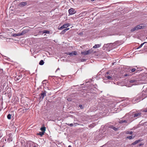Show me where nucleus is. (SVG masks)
<instances>
[{
  "label": "nucleus",
  "instance_id": "obj_1",
  "mask_svg": "<svg viewBox=\"0 0 147 147\" xmlns=\"http://www.w3.org/2000/svg\"><path fill=\"white\" fill-rule=\"evenodd\" d=\"M144 27V26H143L142 24H140V25L136 26V27L133 28L131 30V32H133L135 30H138L139 29H141L143 28Z\"/></svg>",
  "mask_w": 147,
  "mask_h": 147
},
{
  "label": "nucleus",
  "instance_id": "obj_2",
  "mask_svg": "<svg viewBox=\"0 0 147 147\" xmlns=\"http://www.w3.org/2000/svg\"><path fill=\"white\" fill-rule=\"evenodd\" d=\"M46 91H44L43 92L42 91V93L40 94V96H39L40 99L42 100L45 96H46Z\"/></svg>",
  "mask_w": 147,
  "mask_h": 147
},
{
  "label": "nucleus",
  "instance_id": "obj_3",
  "mask_svg": "<svg viewBox=\"0 0 147 147\" xmlns=\"http://www.w3.org/2000/svg\"><path fill=\"white\" fill-rule=\"evenodd\" d=\"M69 13L70 15H72L75 13H76V11L75 9L73 8H71L69 9L68 10Z\"/></svg>",
  "mask_w": 147,
  "mask_h": 147
},
{
  "label": "nucleus",
  "instance_id": "obj_4",
  "mask_svg": "<svg viewBox=\"0 0 147 147\" xmlns=\"http://www.w3.org/2000/svg\"><path fill=\"white\" fill-rule=\"evenodd\" d=\"M22 75L20 74L19 75L16 76L15 77V80L18 82L22 79Z\"/></svg>",
  "mask_w": 147,
  "mask_h": 147
},
{
  "label": "nucleus",
  "instance_id": "obj_5",
  "mask_svg": "<svg viewBox=\"0 0 147 147\" xmlns=\"http://www.w3.org/2000/svg\"><path fill=\"white\" fill-rule=\"evenodd\" d=\"M67 55H69L71 56H73V55H77V53L76 51H73L71 53L67 52L66 53Z\"/></svg>",
  "mask_w": 147,
  "mask_h": 147
},
{
  "label": "nucleus",
  "instance_id": "obj_6",
  "mask_svg": "<svg viewBox=\"0 0 147 147\" xmlns=\"http://www.w3.org/2000/svg\"><path fill=\"white\" fill-rule=\"evenodd\" d=\"M23 34L22 33H14L13 34H12V36L16 37L17 36H19L21 35H22Z\"/></svg>",
  "mask_w": 147,
  "mask_h": 147
},
{
  "label": "nucleus",
  "instance_id": "obj_7",
  "mask_svg": "<svg viewBox=\"0 0 147 147\" xmlns=\"http://www.w3.org/2000/svg\"><path fill=\"white\" fill-rule=\"evenodd\" d=\"M50 32L49 31L47 30H44L43 31H39V33L40 34H42L44 33H47V34H49Z\"/></svg>",
  "mask_w": 147,
  "mask_h": 147
},
{
  "label": "nucleus",
  "instance_id": "obj_8",
  "mask_svg": "<svg viewBox=\"0 0 147 147\" xmlns=\"http://www.w3.org/2000/svg\"><path fill=\"white\" fill-rule=\"evenodd\" d=\"M105 77H106L107 79L109 80H113V76L110 75L109 76H107L106 75Z\"/></svg>",
  "mask_w": 147,
  "mask_h": 147
},
{
  "label": "nucleus",
  "instance_id": "obj_9",
  "mask_svg": "<svg viewBox=\"0 0 147 147\" xmlns=\"http://www.w3.org/2000/svg\"><path fill=\"white\" fill-rule=\"evenodd\" d=\"M88 54H91L94 53L95 52V51H94L92 49H90L87 51Z\"/></svg>",
  "mask_w": 147,
  "mask_h": 147
},
{
  "label": "nucleus",
  "instance_id": "obj_10",
  "mask_svg": "<svg viewBox=\"0 0 147 147\" xmlns=\"http://www.w3.org/2000/svg\"><path fill=\"white\" fill-rule=\"evenodd\" d=\"M27 4V3L26 2H22L20 3L19 4V5L21 7H23L25 6Z\"/></svg>",
  "mask_w": 147,
  "mask_h": 147
},
{
  "label": "nucleus",
  "instance_id": "obj_11",
  "mask_svg": "<svg viewBox=\"0 0 147 147\" xmlns=\"http://www.w3.org/2000/svg\"><path fill=\"white\" fill-rule=\"evenodd\" d=\"M70 26V24H69V23H67V24H63L62 26H63V29L64 28H67L69 26Z\"/></svg>",
  "mask_w": 147,
  "mask_h": 147
},
{
  "label": "nucleus",
  "instance_id": "obj_12",
  "mask_svg": "<svg viewBox=\"0 0 147 147\" xmlns=\"http://www.w3.org/2000/svg\"><path fill=\"white\" fill-rule=\"evenodd\" d=\"M69 28H67L66 29H65L63 30L61 32V33L62 34H64L66 31H67L68 30H69Z\"/></svg>",
  "mask_w": 147,
  "mask_h": 147
},
{
  "label": "nucleus",
  "instance_id": "obj_13",
  "mask_svg": "<svg viewBox=\"0 0 147 147\" xmlns=\"http://www.w3.org/2000/svg\"><path fill=\"white\" fill-rule=\"evenodd\" d=\"M101 45L100 44H96L93 47L94 48H97L100 47Z\"/></svg>",
  "mask_w": 147,
  "mask_h": 147
},
{
  "label": "nucleus",
  "instance_id": "obj_14",
  "mask_svg": "<svg viewBox=\"0 0 147 147\" xmlns=\"http://www.w3.org/2000/svg\"><path fill=\"white\" fill-rule=\"evenodd\" d=\"M140 141V140H137L136 141H135L132 144L133 145H135L137 144Z\"/></svg>",
  "mask_w": 147,
  "mask_h": 147
},
{
  "label": "nucleus",
  "instance_id": "obj_15",
  "mask_svg": "<svg viewBox=\"0 0 147 147\" xmlns=\"http://www.w3.org/2000/svg\"><path fill=\"white\" fill-rule=\"evenodd\" d=\"M141 113H136V114H135L134 115V117H138V116H141Z\"/></svg>",
  "mask_w": 147,
  "mask_h": 147
},
{
  "label": "nucleus",
  "instance_id": "obj_16",
  "mask_svg": "<svg viewBox=\"0 0 147 147\" xmlns=\"http://www.w3.org/2000/svg\"><path fill=\"white\" fill-rule=\"evenodd\" d=\"M81 53L84 55L88 54L87 51H84L82 52H81Z\"/></svg>",
  "mask_w": 147,
  "mask_h": 147
},
{
  "label": "nucleus",
  "instance_id": "obj_17",
  "mask_svg": "<svg viewBox=\"0 0 147 147\" xmlns=\"http://www.w3.org/2000/svg\"><path fill=\"white\" fill-rule=\"evenodd\" d=\"M40 130L42 131L45 133V131L46 130V128L45 127H42L41 128Z\"/></svg>",
  "mask_w": 147,
  "mask_h": 147
},
{
  "label": "nucleus",
  "instance_id": "obj_18",
  "mask_svg": "<svg viewBox=\"0 0 147 147\" xmlns=\"http://www.w3.org/2000/svg\"><path fill=\"white\" fill-rule=\"evenodd\" d=\"M86 15V12H83L82 13H80L79 15H80V16H85Z\"/></svg>",
  "mask_w": 147,
  "mask_h": 147
},
{
  "label": "nucleus",
  "instance_id": "obj_19",
  "mask_svg": "<svg viewBox=\"0 0 147 147\" xmlns=\"http://www.w3.org/2000/svg\"><path fill=\"white\" fill-rule=\"evenodd\" d=\"M146 42H144L141 44L137 48V49H138L141 48L145 43H146Z\"/></svg>",
  "mask_w": 147,
  "mask_h": 147
},
{
  "label": "nucleus",
  "instance_id": "obj_20",
  "mask_svg": "<svg viewBox=\"0 0 147 147\" xmlns=\"http://www.w3.org/2000/svg\"><path fill=\"white\" fill-rule=\"evenodd\" d=\"M44 62L43 60H41L39 62V64L40 65H42L44 64Z\"/></svg>",
  "mask_w": 147,
  "mask_h": 147
},
{
  "label": "nucleus",
  "instance_id": "obj_21",
  "mask_svg": "<svg viewBox=\"0 0 147 147\" xmlns=\"http://www.w3.org/2000/svg\"><path fill=\"white\" fill-rule=\"evenodd\" d=\"M119 123H127V121H126L125 120H121V121H119Z\"/></svg>",
  "mask_w": 147,
  "mask_h": 147
},
{
  "label": "nucleus",
  "instance_id": "obj_22",
  "mask_svg": "<svg viewBox=\"0 0 147 147\" xmlns=\"http://www.w3.org/2000/svg\"><path fill=\"white\" fill-rule=\"evenodd\" d=\"M44 132H39L38 134L40 135L41 136H42L44 135Z\"/></svg>",
  "mask_w": 147,
  "mask_h": 147
},
{
  "label": "nucleus",
  "instance_id": "obj_23",
  "mask_svg": "<svg viewBox=\"0 0 147 147\" xmlns=\"http://www.w3.org/2000/svg\"><path fill=\"white\" fill-rule=\"evenodd\" d=\"M126 133L127 134H129L130 135L132 134L133 133V132L132 131H127Z\"/></svg>",
  "mask_w": 147,
  "mask_h": 147
},
{
  "label": "nucleus",
  "instance_id": "obj_24",
  "mask_svg": "<svg viewBox=\"0 0 147 147\" xmlns=\"http://www.w3.org/2000/svg\"><path fill=\"white\" fill-rule=\"evenodd\" d=\"M11 115L10 114H9L7 116V118L9 119H11Z\"/></svg>",
  "mask_w": 147,
  "mask_h": 147
},
{
  "label": "nucleus",
  "instance_id": "obj_25",
  "mask_svg": "<svg viewBox=\"0 0 147 147\" xmlns=\"http://www.w3.org/2000/svg\"><path fill=\"white\" fill-rule=\"evenodd\" d=\"M136 80H130L129 81V82L130 83H132L135 82H136Z\"/></svg>",
  "mask_w": 147,
  "mask_h": 147
},
{
  "label": "nucleus",
  "instance_id": "obj_26",
  "mask_svg": "<svg viewBox=\"0 0 147 147\" xmlns=\"http://www.w3.org/2000/svg\"><path fill=\"white\" fill-rule=\"evenodd\" d=\"M127 138L129 139H131L132 138V136H127Z\"/></svg>",
  "mask_w": 147,
  "mask_h": 147
},
{
  "label": "nucleus",
  "instance_id": "obj_27",
  "mask_svg": "<svg viewBox=\"0 0 147 147\" xmlns=\"http://www.w3.org/2000/svg\"><path fill=\"white\" fill-rule=\"evenodd\" d=\"M67 125L70 127H73L74 126V124L73 123L67 124Z\"/></svg>",
  "mask_w": 147,
  "mask_h": 147
},
{
  "label": "nucleus",
  "instance_id": "obj_28",
  "mask_svg": "<svg viewBox=\"0 0 147 147\" xmlns=\"http://www.w3.org/2000/svg\"><path fill=\"white\" fill-rule=\"evenodd\" d=\"M136 70V69H135V68H133V69H132L131 70V72H134Z\"/></svg>",
  "mask_w": 147,
  "mask_h": 147
},
{
  "label": "nucleus",
  "instance_id": "obj_29",
  "mask_svg": "<svg viewBox=\"0 0 147 147\" xmlns=\"http://www.w3.org/2000/svg\"><path fill=\"white\" fill-rule=\"evenodd\" d=\"M63 29V28L62 26L60 27L59 28H58L59 30H62Z\"/></svg>",
  "mask_w": 147,
  "mask_h": 147
},
{
  "label": "nucleus",
  "instance_id": "obj_30",
  "mask_svg": "<svg viewBox=\"0 0 147 147\" xmlns=\"http://www.w3.org/2000/svg\"><path fill=\"white\" fill-rule=\"evenodd\" d=\"M143 112H147V109H144V110L143 111H142Z\"/></svg>",
  "mask_w": 147,
  "mask_h": 147
},
{
  "label": "nucleus",
  "instance_id": "obj_31",
  "mask_svg": "<svg viewBox=\"0 0 147 147\" xmlns=\"http://www.w3.org/2000/svg\"><path fill=\"white\" fill-rule=\"evenodd\" d=\"M74 125L75 126H76L77 125H79V124H78L77 123H74Z\"/></svg>",
  "mask_w": 147,
  "mask_h": 147
},
{
  "label": "nucleus",
  "instance_id": "obj_32",
  "mask_svg": "<svg viewBox=\"0 0 147 147\" xmlns=\"http://www.w3.org/2000/svg\"><path fill=\"white\" fill-rule=\"evenodd\" d=\"M113 129L115 130H116L117 129V128L114 127H113Z\"/></svg>",
  "mask_w": 147,
  "mask_h": 147
},
{
  "label": "nucleus",
  "instance_id": "obj_33",
  "mask_svg": "<svg viewBox=\"0 0 147 147\" xmlns=\"http://www.w3.org/2000/svg\"><path fill=\"white\" fill-rule=\"evenodd\" d=\"M79 107L81 108V109L82 108V105H79Z\"/></svg>",
  "mask_w": 147,
  "mask_h": 147
},
{
  "label": "nucleus",
  "instance_id": "obj_34",
  "mask_svg": "<svg viewBox=\"0 0 147 147\" xmlns=\"http://www.w3.org/2000/svg\"><path fill=\"white\" fill-rule=\"evenodd\" d=\"M67 100L68 101H70L71 100L70 99V98H67Z\"/></svg>",
  "mask_w": 147,
  "mask_h": 147
},
{
  "label": "nucleus",
  "instance_id": "obj_35",
  "mask_svg": "<svg viewBox=\"0 0 147 147\" xmlns=\"http://www.w3.org/2000/svg\"><path fill=\"white\" fill-rule=\"evenodd\" d=\"M109 74V72H107V73H106V74Z\"/></svg>",
  "mask_w": 147,
  "mask_h": 147
},
{
  "label": "nucleus",
  "instance_id": "obj_36",
  "mask_svg": "<svg viewBox=\"0 0 147 147\" xmlns=\"http://www.w3.org/2000/svg\"><path fill=\"white\" fill-rule=\"evenodd\" d=\"M125 76H127L128 75H127V74H125Z\"/></svg>",
  "mask_w": 147,
  "mask_h": 147
},
{
  "label": "nucleus",
  "instance_id": "obj_37",
  "mask_svg": "<svg viewBox=\"0 0 147 147\" xmlns=\"http://www.w3.org/2000/svg\"><path fill=\"white\" fill-rule=\"evenodd\" d=\"M85 59H82V61H85Z\"/></svg>",
  "mask_w": 147,
  "mask_h": 147
},
{
  "label": "nucleus",
  "instance_id": "obj_38",
  "mask_svg": "<svg viewBox=\"0 0 147 147\" xmlns=\"http://www.w3.org/2000/svg\"><path fill=\"white\" fill-rule=\"evenodd\" d=\"M34 147H36V145H34Z\"/></svg>",
  "mask_w": 147,
  "mask_h": 147
},
{
  "label": "nucleus",
  "instance_id": "obj_39",
  "mask_svg": "<svg viewBox=\"0 0 147 147\" xmlns=\"http://www.w3.org/2000/svg\"><path fill=\"white\" fill-rule=\"evenodd\" d=\"M68 147H71V146H70V145H69V146H68Z\"/></svg>",
  "mask_w": 147,
  "mask_h": 147
},
{
  "label": "nucleus",
  "instance_id": "obj_40",
  "mask_svg": "<svg viewBox=\"0 0 147 147\" xmlns=\"http://www.w3.org/2000/svg\"><path fill=\"white\" fill-rule=\"evenodd\" d=\"M146 39H147V37L146 38Z\"/></svg>",
  "mask_w": 147,
  "mask_h": 147
}]
</instances>
